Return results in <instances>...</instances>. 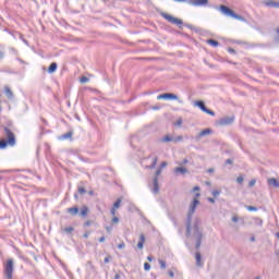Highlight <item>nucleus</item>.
<instances>
[{
    "label": "nucleus",
    "mask_w": 279,
    "mask_h": 279,
    "mask_svg": "<svg viewBox=\"0 0 279 279\" xmlns=\"http://www.w3.org/2000/svg\"><path fill=\"white\" fill-rule=\"evenodd\" d=\"M199 199L194 198L185 219V235L187 236V239L191 236L192 239H196V250H199V247H202V239L204 238V233L199 229V226H202V220L199 218H195L193 220V215H195V210L197 209Z\"/></svg>",
    "instance_id": "f257e3e1"
},
{
    "label": "nucleus",
    "mask_w": 279,
    "mask_h": 279,
    "mask_svg": "<svg viewBox=\"0 0 279 279\" xmlns=\"http://www.w3.org/2000/svg\"><path fill=\"white\" fill-rule=\"evenodd\" d=\"M199 199L194 198L185 219V235L187 236V239L191 236L192 239H196V250H199V247H202V239L204 238V233L199 229V226H202V220L199 218H195L193 220V215H195V210L197 209Z\"/></svg>",
    "instance_id": "f03ea898"
},
{
    "label": "nucleus",
    "mask_w": 279,
    "mask_h": 279,
    "mask_svg": "<svg viewBox=\"0 0 279 279\" xmlns=\"http://www.w3.org/2000/svg\"><path fill=\"white\" fill-rule=\"evenodd\" d=\"M12 122H9L8 125L2 126V130L7 136V141L9 142L10 147H14L16 145V135H14Z\"/></svg>",
    "instance_id": "7ed1b4c3"
},
{
    "label": "nucleus",
    "mask_w": 279,
    "mask_h": 279,
    "mask_svg": "<svg viewBox=\"0 0 279 279\" xmlns=\"http://www.w3.org/2000/svg\"><path fill=\"white\" fill-rule=\"evenodd\" d=\"M219 11L221 12V14H223L225 16H230L231 19H235L236 21H245V17H243L242 15H239L236 13H234L232 11V9H230L229 7H226L223 4H221L219 7Z\"/></svg>",
    "instance_id": "20e7f679"
},
{
    "label": "nucleus",
    "mask_w": 279,
    "mask_h": 279,
    "mask_svg": "<svg viewBox=\"0 0 279 279\" xmlns=\"http://www.w3.org/2000/svg\"><path fill=\"white\" fill-rule=\"evenodd\" d=\"M3 274L7 279H13L14 274V259L9 258L4 264Z\"/></svg>",
    "instance_id": "39448f33"
},
{
    "label": "nucleus",
    "mask_w": 279,
    "mask_h": 279,
    "mask_svg": "<svg viewBox=\"0 0 279 279\" xmlns=\"http://www.w3.org/2000/svg\"><path fill=\"white\" fill-rule=\"evenodd\" d=\"M194 106H196L197 108H199V110H202V112H205L206 114H209V117H215V111L208 109L206 107V104H204V101L202 100H196L194 102Z\"/></svg>",
    "instance_id": "423d86ee"
},
{
    "label": "nucleus",
    "mask_w": 279,
    "mask_h": 279,
    "mask_svg": "<svg viewBox=\"0 0 279 279\" xmlns=\"http://www.w3.org/2000/svg\"><path fill=\"white\" fill-rule=\"evenodd\" d=\"M160 173H162V169L161 168H158L155 172V177L153 179V184H154V187H153V193L156 195L160 192V186H158V175H160Z\"/></svg>",
    "instance_id": "0eeeda50"
},
{
    "label": "nucleus",
    "mask_w": 279,
    "mask_h": 279,
    "mask_svg": "<svg viewBox=\"0 0 279 279\" xmlns=\"http://www.w3.org/2000/svg\"><path fill=\"white\" fill-rule=\"evenodd\" d=\"M162 16L171 23L172 25H184V22L182 20L173 17V15H169L168 13H162Z\"/></svg>",
    "instance_id": "6e6552de"
},
{
    "label": "nucleus",
    "mask_w": 279,
    "mask_h": 279,
    "mask_svg": "<svg viewBox=\"0 0 279 279\" xmlns=\"http://www.w3.org/2000/svg\"><path fill=\"white\" fill-rule=\"evenodd\" d=\"M208 134H213V131L210 129H205L201 131L195 137L192 136L191 140L199 142L202 138H204V136H208Z\"/></svg>",
    "instance_id": "1a4fd4ad"
},
{
    "label": "nucleus",
    "mask_w": 279,
    "mask_h": 279,
    "mask_svg": "<svg viewBox=\"0 0 279 279\" xmlns=\"http://www.w3.org/2000/svg\"><path fill=\"white\" fill-rule=\"evenodd\" d=\"M187 3L194 8H203L204 5H208V0H189Z\"/></svg>",
    "instance_id": "9d476101"
},
{
    "label": "nucleus",
    "mask_w": 279,
    "mask_h": 279,
    "mask_svg": "<svg viewBox=\"0 0 279 279\" xmlns=\"http://www.w3.org/2000/svg\"><path fill=\"white\" fill-rule=\"evenodd\" d=\"M150 159H151V163L149 166H146V169H156V165H158V157L151 154L145 158V160H150Z\"/></svg>",
    "instance_id": "9b49d317"
},
{
    "label": "nucleus",
    "mask_w": 279,
    "mask_h": 279,
    "mask_svg": "<svg viewBox=\"0 0 279 279\" xmlns=\"http://www.w3.org/2000/svg\"><path fill=\"white\" fill-rule=\"evenodd\" d=\"M157 99L178 100V95L172 93H165V94L158 95Z\"/></svg>",
    "instance_id": "f8f14e48"
},
{
    "label": "nucleus",
    "mask_w": 279,
    "mask_h": 279,
    "mask_svg": "<svg viewBox=\"0 0 279 279\" xmlns=\"http://www.w3.org/2000/svg\"><path fill=\"white\" fill-rule=\"evenodd\" d=\"M234 117H225L219 120V125H232Z\"/></svg>",
    "instance_id": "ddd939ff"
},
{
    "label": "nucleus",
    "mask_w": 279,
    "mask_h": 279,
    "mask_svg": "<svg viewBox=\"0 0 279 279\" xmlns=\"http://www.w3.org/2000/svg\"><path fill=\"white\" fill-rule=\"evenodd\" d=\"M268 186H274V189H279V181L276 178H270L267 181Z\"/></svg>",
    "instance_id": "4468645a"
},
{
    "label": "nucleus",
    "mask_w": 279,
    "mask_h": 279,
    "mask_svg": "<svg viewBox=\"0 0 279 279\" xmlns=\"http://www.w3.org/2000/svg\"><path fill=\"white\" fill-rule=\"evenodd\" d=\"M174 173L177 175H184L185 173H189V169L184 168V167H178L174 169Z\"/></svg>",
    "instance_id": "2eb2a0df"
},
{
    "label": "nucleus",
    "mask_w": 279,
    "mask_h": 279,
    "mask_svg": "<svg viewBox=\"0 0 279 279\" xmlns=\"http://www.w3.org/2000/svg\"><path fill=\"white\" fill-rule=\"evenodd\" d=\"M264 5H266V8H277L279 9V2H276L274 0H269L264 2Z\"/></svg>",
    "instance_id": "dca6fc26"
},
{
    "label": "nucleus",
    "mask_w": 279,
    "mask_h": 279,
    "mask_svg": "<svg viewBox=\"0 0 279 279\" xmlns=\"http://www.w3.org/2000/svg\"><path fill=\"white\" fill-rule=\"evenodd\" d=\"M195 258H196L197 267H204V263H202V253L196 252L195 253Z\"/></svg>",
    "instance_id": "f3484780"
},
{
    "label": "nucleus",
    "mask_w": 279,
    "mask_h": 279,
    "mask_svg": "<svg viewBox=\"0 0 279 279\" xmlns=\"http://www.w3.org/2000/svg\"><path fill=\"white\" fill-rule=\"evenodd\" d=\"M144 245H145V234L141 233L140 234V241L137 243L138 250H143Z\"/></svg>",
    "instance_id": "a211bd4d"
},
{
    "label": "nucleus",
    "mask_w": 279,
    "mask_h": 279,
    "mask_svg": "<svg viewBox=\"0 0 279 279\" xmlns=\"http://www.w3.org/2000/svg\"><path fill=\"white\" fill-rule=\"evenodd\" d=\"M56 71H58V63L52 62L48 68V73H56Z\"/></svg>",
    "instance_id": "6ab92c4d"
},
{
    "label": "nucleus",
    "mask_w": 279,
    "mask_h": 279,
    "mask_svg": "<svg viewBox=\"0 0 279 279\" xmlns=\"http://www.w3.org/2000/svg\"><path fill=\"white\" fill-rule=\"evenodd\" d=\"M68 213H70V215L75 217V215H77L80 213V208L78 207H70V208H68Z\"/></svg>",
    "instance_id": "aec40b11"
},
{
    "label": "nucleus",
    "mask_w": 279,
    "mask_h": 279,
    "mask_svg": "<svg viewBox=\"0 0 279 279\" xmlns=\"http://www.w3.org/2000/svg\"><path fill=\"white\" fill-rule=\"evenodd\" d=\"M10 145L8 140H0V149H5Z\"/></svg>",
    "instance_id": "412c9836"
},
{
    "label": "nucleus",
    "mask_w": 279,
    "mask_h": 279,
    "mask_svg": "<svg viewBox=\"0 0 279 279\" xmlns=\"http://www.w3.org/2000/svg\"><path fill=\"white\" fill-rule=\"evenodd\" d=\"M253 221H254L255 226H258L259 228H263V219H260L258 217H254Z\"/></svg>",
    "instance_id": "4be33fe9"
},
{
    "label": "nucleus",
    "mask_w": 279,
    "mask_h": 279,
    "mask_svg": "<svg viewBox=\"0 0 279 279\" xmlns=\"http://www.w3.org/2000/svg\"><path fill=\"white\" fill-rule=\"evenodd\" d=\"M4 93L9 99H12V97H14V93H12V89H10V87H5Z\"/></svg>",
    "instance_id": "5701e85b"
},
{
    "label": "nucleus",
    "mask_w": 279,
    "mask_h": 279,
    "mask_svg": "<svg viewBox=\"0 0 279 279\" xmlns=\"http://www.w3.org/2000/svg\"><path fill=\"white\" fill-rule=\"evenodd\" d=\"M81 217H87L88 216V207L87 206H83L81 208Z\"/></svg>",
    "instance_id": "b1692460"
},
{
    "label": "nucleus",
    "mask_w": 279,
    "mask_h": 279,
    "mask_svg": "<svg viewBox=\"0 0 279 279\" xmlns=\"http://www.w3.org/2000/svg\"><path fill=\"white\" fill-rule=\"evenodd\" d=\"M207 45H210L211 47H219V41L215 39H208Z\"/></svg>",
    "instance_id": "393cba45"
},
{
    "label": "nucleus",
    "mask_w": 279,
    "mask_h": 279,
    "mask_svg": "<svg viewBox=\"0 0 279 279\" xmlns=\"http://www.w3.org/2000/svg\"><path fill=\"white\" fill-rule=\"evenodd\" d=\"M19 35L20 40H22V43H24V45H26L27 47H29V41H27V39H25V37L23 36V34L21 33H16Z\"/></svg>",
    "instance_id": "a878e982"
},
{
    "label": "nucleus",
    "mask_w": 279,
    "mask_h": 279,
    "mask_svg": "<svg viewBox=\"0 0 279 279\" xmlns=\"http://www.w3.org/2000/svg\"><path fill=\"white\" fill-rule=\"evenodd\" d=\"M75 228L73 227H65L63 229V232H65V234H72L74 232Z\"/></svg>",
    "instance_id": "bb28decb"
},
{
    "label": "nucleus",
    "mask_w": 279,
    "mask_h": 279,
    "mask_svg": "<svg viewBox=\"0 0 279 279\" xmlns=\"http://www.w3.org/2000/svg\"><path fill=\"white\" fill-rule=\"evenodd\" d=\"M184 141V136L179 135L177 137H173L172 143H182Z\"/></svg>",
    "instance_id": "cd10ccee"
},
{
    "label": "nucleus",
    "mask_w": 279,
    "mask_h": 279,
    "mask_svg": "<svg viewBox=\"0 0 279 279\" xmlns=\"http://www.w3.org/2000/svg\"><path fill=\"white\" fill-rule=\"evenodd\" d=\"M162 142H163V143H171V142H173V137H171V135H166V136L162 138Z\"/></svg>",
    "instance_id": "c85d7f7f"
},
{
    "label": "nucleus",
    "mask_w": 279,
    "mask_h": 279,
    "mask_svg": "<svg viewBox=\"0 0 279 279\" xmlns=\"http://www.w3.org/2000/svg\"><path fill=\"white\" fill-rule=\"evenodd\" d=\"M160 269H167V262L159 259Z\"/></svg>",
    "instance_id": "c756f323"
},
{
    "label": "nucleus",
    "mask_w": 279,
    "mask_h": 279,
    "mask_svg": "<svg viewBox=\"0 0 279 279\" xmlns=\"http://www.w3.org/2000/svg\"><path fill=\"white\" fill-rule=\"evenodd\" d=\"M77 193H80V195H84L86 193V189L84 186H78Z\"/></svg>",
    "instance_id": "7c9ffc66"
},
{
    "label": "nucleus",
    "mask_w": 279,
    "mask_h": 279,
    "mask_svg": "<svg viewBox=\"0 0 279 279\" xmlns=\"http://www.w3.org/2000/svg\"><path fill=\"white\" fill-rule=\"evenodd\" d=\"M72 136H73V132H68V133H65V134L62 135V138H63V140L72 138Z\"/></svg>",
    "instance_id": "2f4dec72"
},
{
    "label": "nucleus",
    "mask_w": 279,
    "mask_h": 279,
    "mask_svg": "<svg viewBox=\"0 0 279 279\" xmlns=\"http://www.w3.org/2000/svg\"><path fill=\"white\" fill-rule=\"evenodd\" d=\"M121 206V198H118L117 201H116V203L113 204V207L112 208H114L116 210H117V208H119Z\"/></svg>",
    "instance_id": "473e14b6"
},
{
    "label": "nucleus",
    "mask_w": 279,
    "mask_h": 279,
    "mask_svg": "<svg viewBox=\"0 0 279 279\" xmlns=\"http://www.w3.org/2000/svg\"><path fill=\"white\" fill-rule=\"evenodd\" d=\"M211 195H213L214 197H218V195H221V191H220V190H213V191H211Z\"/></svg>",
    "instance_id": "72a5a7b5"
},
{
    "label": "nucleus",
    "mask_w": 279,
    "mask_h": 279,
    "mask_svg": "<svg viewBox=\"0 0 279 279\" xmlns=\"http://www.w3.org/2000/svg\"><path fill=\"white\" fill-rule=\"evenodd\" d=\"M246 210H248L250 213H256V210H258V208L254 207V206H246Z\"/></svg>",
    "instance_id": "f704fd0d"
},
{
    "label": "nucleus",
    "mask_w": 279,
    "mask_h": 279,
    "mask_svg": "<svg viewBox=\"0 0 279 279\" xmlns=\"http://www.w3.org/2000/svg\"><path fill=\"white\" fill-rule=\"evenodd\" d=\"M182 123H183L182 118H179V119L177 120V122L174 123V125H175L177 128H180V126L182 125Z\"/></svg>",
    "instance_id": "c9c22d12"
},
{
    "label": "nucleus",
    "mask_w": 279,
    "mask_h": 279,
    "mask_svg": "<svg viewBox=\"0 0 279 279\" xmlns=\"http://www.w3.org/2000/svg\"><path fill=\"white\" fill-rule=\"evenodd\" d=\"M149 269H151V265H149V263H145L144 264V270L149 271Z\"/></svg>",
    "instance_id": "e433bc0d"
},
{
    "label": "nucleus",
    "mask_w": 279,
    "mask_h": 279,
    "mask_svg": "<svg viewBox=\"0 0 279 279\" xmlns=\"http://www.w3.org/2000/svg\"><path fill=\"white\" fill-rule=\"evenodd\" d=\"M86 82H88V77L86 76L81 77V84H86Z\"/></svg>",
    "instance_id": "4c0bfd02"
},
{
    "label": "nucleus",
    "mask_w": 279,
    "mask_h": 279,
    "mask_svg": "<svg viewBox=\"0 0 279 279\" xmlns=\"http://www.w3.org/2000/svg\"><path fill=\"white\" fill-rule=\"evenodd\" d=\"M168 276H169L170 278H175V272H173V270H169V271H168Z\"/></svg>",
    "instance_id": "58836bf2"
},
{
    "label": "nucleus",
    "mask_w": 279,
    "mask_h": 279,
    "mask_svg": "<svg viewBox=\"0 0 279 279\" xmlns=\"http://www.w3.org/2000/svg\"><path fill=\"white\" fill-rule=\"evenodd\" d=\"M88 226H93V221L90 220L85 221L84 227L88 228Z\"/></svg>",
    "instance_id": "ea45409f"
},
{
    "label": "nucleus",
    "mask_w": 279,
    "mask_h": 279,
    "mask_svg": "<svg viewBox=\"0 0 279 279\" xmlns=\"http://www.w3.org/2000/svg\"><path fill=\"white\" fill-rule=\"evenodd\" d=\"M123 247H125V243L124 242L118 244V250H123Z\"/></svg>",
    "instance_id": "a19ab883"
},
{
    "label": "nucleus",
    "mask_w": 279,
    "mask_h": 279,
    "mask_svg": "<svg viewBox=\"0 0 279 279\" xmlns=\"http://www.w3.org/2000/svg\"><path fill=\"white\" fill-rule=\"evenodd\" d=\"M231 221H233V223H236L239 221V217L238 216H233L231 218Z\"/></svg>",
    "instance_id": "79ce46f5"
},
{
    "label": "nucleus",
    "mask_w": 279,
    "mask_h": 279,
    "mask_svg": "<svg viewBox=\"0 0 279 279\" xmlns=\"http://www.w3.org/2000/svg\"><path fill=\"white\" fill-rule=\"evenodd\" d=\"M177 3H189L190 0H173Z\"/></svg>",
    "instance_id": "37998d69"
},
{
    "label": "nucleus",
    "mask_w": 279,
    "mask_h": 279,
    "mask_svg": "<svg viewBox=\"0 0 279 279\" xmlns=\"http://www.w3.org/2000/svg\"><path fill=\"white\" fill-rule=\"evenodd\" d=\"M228 52L234 54L236 53V50H234L233 48H228Z\"/></svg>",
    "instance_id": "c03bdc74"
},
{
    "label": "nucleus",
    "mask_w": 279,
    "mask_h": 279,
    "mask_svg": "<svg viewBox=\"0 0 279 279\" xmlns=\"http://www.w3.org/2000/svg\"><path fill=\"white\" fill-rule=\"evenodd\" d=\"M236 182H238L239 184H243V178H242V177H239V178L236 179Z\"/></svg>",
    "instance_id": "a18cd8bd"
},
{
    "label": "nucleus",
    "mask_w": 279,
    "mask_h": 279,
    "mask_svg": "<svg viewBox=\"0 0 279 279\" xmlns=\"http://www.w3.org/2000/svg\"><path fill=\"white\" fill-rule=\"evenodd\" d=\"M112 223H119V218L118 217H113L112 218Z\"/></svg>",
    "instance_id": "49530a36"
},
{
    "label": "nucleus",
    "mask_w": 279,
    "mask_h": 279,
    "mask_svg": "<svg viewBox=\"0 0 279 279\" xmlns=\"http://www.w3.org/2000/svg\"><path fill=\"white\" fill-rule=\"evenodd\" d=\"M83 236H84V239H88V236H90V232H85L84 234H83Z\"/></svg>",
    "instance_id": "de8ad7c7"
},
{
    "label": "nucleus",
    "mask_w": 279,
    "mask_h": 279,
    "mask_svg": "<svg viewBox=\"0 0 279 279\" xmlns=\"http://www.w3.org/2000/svg\"><path fill=\"white\" fill-rule=\"evenodd\" d=\"M110 213H111V215L114 216V215H117V209L112 207L111 210H110Z\"/></svg>",
    "instance_id": "09e8293b"
},
{
    "label": "nucleus",
    "mask_w": 279,
    "mask_h": 279,
    "mask_svg": "<svg viewBox=\"0 0 279 279\" xmlns=\"http://www.w3.org/2000/svg\"><path fill=\"white\" fill-rule=\"evenodd\" d=\"M207 201H208L210 204H215V198H213V197L207 198Z\"/></svg>",
    "instance_id": "8fccbe9b"
},
{
    "label": "nucleus",
    "mask_w": 279,
    "mask_h": 279,
    "mask_svg": "<svg viewBox=\"0 0 279 279\" xmlns=\"http://www.w3.org/2000/svg\"><path fill=\"white\" fill-rule=\"evenodd\" d=\"M160 167H161V169H165V167H167V161H162Z\"/></svg>",
    "instance_id": "3c124183"
},
{
    "label": "nucleus",
    "mask_w": 279,
    "mask_h": 279,
    "mask_svg": "<svg viewBox=\"0 0 279 279\" xmlns=\"http://www.w3.org/2000/svg\"><path fill=\"white\" fill-rule=\"evenodd\" d=\"M104 263H106V264L110 263V256L105 257Z\"/></svg>",
    "instance_id": "603ef678"
},
{
    "label": "nucleus",
    "mask_w": 279,
    "mask_h": 279,
    "mask_svg": "<svg viewBox=\"0 0 279 279\" xmlns=\"http://www.w3.org/2000/svg\"><path fill=\"white\" fill-rule=\"evenodd\" d=\"M207 173H215V168H209V169L207 170Z\"/></svg>",
    "instance_id": "864d4df0"
},
{
    "label": "nucleus",
    "mask_w": 279,
    "mask_h": 279,
    "mask_svg": "<svg viewBox=\"0 0 279 279\" xmlns=\"http://www.w3.org/2000/svg\"><path fill=\"white\" fill-rule=\"evenodd\" d=\"M233 160L232 159H227L226 165H232Z\"/></svg>",
    "instance_id": "5fc2aeb1"
},
{
    "label": "nucleus",
    "mask_w": 279,
    "mask_h": 279,
    "mask_svg": "<svg viewBox=\"0 0 279 279\" xmlns=\"http://www.w3.org/2000/svg\"><path fill=\"white\" fill-rule=\"evenodd\" d=\"M5 53L3 51H0V60H3Z\"/></svg>",
    "instance_id": "6e6d98bb"
},
{
    "label": "nucleus",
    "mask_w": 279,
    "mask_h": 279,
    "mask_svg": "<svg viewBox=\"0 0 279 279\" xmlns=\"http://www.w3.org/2000/svg\"><path fill=\"white\" fill-rule=\"evenodd\" d=\"M254 184H256V180L250 181V186H254Z\"/></svg>",
    "instance_id": "4d7b16f0"
},
{
    "label": "nucleus",
    "mask_w": 279,
    "mask_h": 279,
    "mask_svg": "<svg viewBox=\"0 0 279 279\" xmlns=\"http://www.w3.org/2000/svg\"><path fill=\"white\" fill-rule=\"evenodd\" d=\"M104 241H106V236L99 238V243H104Z\"/></svg>",
    "instance_id": "13d9d810"
},
{
    "label": "nucleus",
    "mask_w": 279,
    "mask_h": 279,
    "mask_svg": "<svg viewBox=\"0 0 279 279\" xmlns=\"http://www.w3.org/2000/svg\"><path fill=\"white\" fill-rule=\"evenodd\" d=\"M87 265H89V267H90L92 269L95 268V266H93V262H87Z\"/></svg>",
    "instance_id": "bf43d9fd"
},
{
    "label": "nucleus",
    "mask_w": 279,
    "mask_h": 279,
    "mask_svg": "<svg viewBox=\"0 0 279 279\" xmlns=\"http://www.w3.org/2000/svg\"><path fill=\"white\" fill-rule=\"evenodd\" d=\"M159 109H160L159 106H154V107H151V110H159Z\"/></svg>",
    "instance_id": "052dcab7"
},
{
    "label": "nucleus",
    "mask_w": 279,
    "mask_h": 279,
    "mask_svg": "<svg viewBox=\"0 0 279 279\" xmlns=\"http://www.w3.org/2000/svg\"><path fill=\"white\" fill-rule=\"evenodd\" d=\"M250 241H251L252 243H254V241H256V238H255L254 235H252L251 239H250Z\"/></svg>",
    "instance_id": "680f3d73"
},
{
    "label": "nucleus",
    "mask_w": 279,
    "mask_h": 279,
    "mask_svg": "<svg viewBox=\"0 0 279 279\" xmlns=\"http://www.w3.org/2000/svg\"><path fill=\"white\" fill-rule=\"evenodd\" d=\"M147 260H148L149 263H151V260H154V257H153V256H147Z\"/></svg>",
    "instance_id": "e2e57ef3"
},
{
    "label": "nucleus",
    "mask_w": 279,
    "mask_h": 279,
    "mask_svg": "<svg viewBox=\"0 0 279 279\" xmlns=\"http://www.w3.org/2000/svg\"><path fill=\"white\" fill-rule=\"evenodd\" d=\"M189 163V159H183L182 165H187Z\"/></svg>",
    "instance_id": "0e129e2a"
},
{
    "label": "nucleus",
    "mask_w": 279,
    "mask_h": 279,
    "mask_svg": "<svg viewBox=\"0 0 279 279\" xmlns=\"http://www.w3.org/2000/svg\"><path fill=\"white\" fill-rule=\"evenodd\" d=\"M80 195L77 193L74 194V199H78Z\"/></svg>",
    "instance_id": "69168bd1"
},
{
    "label": "nucleus",
    "mask_w": 279,
    "mask_h": 279,
    "mask_svg": "<svg viewBox=\"0 0 279 279\" xmlns=\"http://www.w3.org/2000/svg\"><path fill=\"white\" fill-rule=\"evenodd\" d=\"M121 278V275H119V274H117L116 276H114V279H120Z\"/></svg>",
    "instance_id": "338daca9"
},
{
    "label": "nucleus",
    "mask_w": 279,
    "mask_h": 279,
    "mask_svg": "<svg viewBox=\"0 0 279 279\" xmlns=\"http://www.w3.org/2000/svg\"><path fill=\"white\" fill-rule=\"evenodd\" d=\"M193 191H199V186H194Z\"/></svg>",
    "instance_id": "774afa93"
}]
</instances>
